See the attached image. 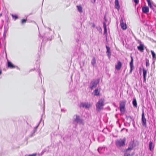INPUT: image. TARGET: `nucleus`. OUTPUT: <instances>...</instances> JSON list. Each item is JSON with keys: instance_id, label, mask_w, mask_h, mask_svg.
Returning <instances> with one entry per match:
<instances>
[{"instance_id": "obj_1", "label": "nucleus", "mask_w": 156, "mask_h": 156, "mask_svg": "<svg viewBox=\"0 0 156 156\" xmlns=\"http://www.w3.org/2000/svg\"><path fill=\"white\" fill-rule=\"evenodd\" d=\"M126 139L125 138L116 140L115 144L117 148L120 149L125 146L126 145Z\"/></svg>"}, {"instance_id": "obj_2", "label": "nucleus", "mask_w": 156, "mask_h": 156, "mask_svg": "<svg viewBox=\"0 0 156 156\" xmlns=\"http://www.w3.org/2000/svg\"><path fill=\"white\" fill-rule=\"evenodd\" d=\"M73 124H75L76 126H77V124H83V120L80 119V117L77 115H75L73 116Z\"/></svg>"}, {"instance_id": "obj_3", "label": "nucleus", "mask_w": 156, "mask_h": 156, "mask_svg": "<svg viewBox=\"0 0 156 156\" xmlns=\"http://www.w3.org/2000/svg\"><path fill=\"white\" fill-rule=\"evenodd\" d=\"M104 101V100L102 99L99 100L96 103V109L98 112H99L103 108V106Z\"/></svg>"}, {"instance_id": "obj_4", "label": "nucleus", "mask_w": 156, "mask_h": 156, "mask_svg": "<svg viewBox=\"0 0 156 156\" xmlns=\"http://www.w3.org/2000/svg\"><path fill=\"white\" fill-rule=\"evenodd\" d=\"M100 80V79L93 80L90 83V88L92 90L94 88L96 87L97 85L98 84Z\"/></svg>"}, {"instance_id": "obj_5", "label": "nucleus", "mask_w": 156, "mask_h": 156, "mask_svg": "<svg viewBox=\"0 0 156 156\" xmlns=\"http://www.w3.org/2000/svg\"><path fill=\"white\" fill-rule=\"evenodd\" d=\"M126 101H123L120 102L119 105L120 110L122 114H123L125 112V106Z\"/></svg>"}, {"instance_id": "obj_6", "label": "nucleus", "mask_w": 156, "mask_h": 156, "mask_svg": "<svg viewBox=\"0 0 156 156\" xmlns=\"http://www.w3.org/2000/svg\"><path fill=\"white\" fill-rule=\"evenodd\" d=\"M142 123L143 126L146 127V119L144 117L143 112L142 115Z\"/></svg>"}, {"instance_id": "obj_7", "label": "nucleus", "mask_w": 156, "mask_h": 156, "mask_svg": "<svg viewBox=\"0 0 156 156\" xmlns=\"http://www.w3.org/2000/svg\"><path fill=\"white\" fill-rule=\"evenodd\" d=\"M140 45L137 47V49L141 52H143L144 50V45L142 44L140 41H139Z\"/></svg>"}, {"instance_id": "obj_8", "label": "nucleus", "mask_w": 156, "mask_h": 156, "mask_svg": "<svg viewBox=\"0 0 156 156\" xmlns=\"http://www.w3.org/2000/svg\"><path fill=\"white\" fill-rule=\"evenodd\" d=\"M106 48L107 49L106 53H107V55L108 56V59H110L111 55V53L110 50V48L109 46H108L107 45L106 46Z\"/></svg>"}, {"instance_id": "obj_9", "label": "nucleus", "mask_w": 156, "mask_h": 156, "mask_svg": "<svg viewBox=\"0 0 156 156\" xmlns=\"http://www.w3.org/2000/svg\"><path fill=\"white\" fill-rule=\"evenodd\" d=\"M90 106V104L88 103H82L80 104V107L86 108H89Z\"/></svg>"}, {"instance_id": "obj_10", "label": "nucleus", "mask_w": 156, "mask_h": 156, "mask_svg": "<svg viewBox=\"0 0 156 156\" xmlns=\"http://www.w3.org/2000/svg\"><path fill=\"white\" fill-rule=\"evenodd\" d=\"M132 150H129L127 152V149H126V152L124 154V155L125 156H132L134 154V153L131 152V151Z\"/></svg>"}, {"instance_id": "obj_11", "label": "nucleus", "mask_w": 156, "mask_h": 156, "mask_svg": "<svg viewBox=\"0 0 156 156\" xmlns=\"http://www.w3.org/2000/svg\"><path fill=\"white\" fill-rule=\"evenodd\" d=\"M120 25L122 29L125 30L127 28L126 25V23H123V20L122 18L120 20Z\"/></svg>"}, {"instance_id": "obj_12", "label": "nucleus", "mask_w": 156, "mask_h": 156, "mask_svg": "<svg viewBox=\"0 0 156 156\" xmlns=\"http://www.w3.org/2000/svg\"><path fill=\"white\" fill-rule=\"evenodd\" d=\"M44 37H46L48 40L51 41L52 39V36L49 33H45Z\"/></svg>"}, {"instance_id": "obj_13", "label": "nucleus", "mask_w": 156, "mask_h": 156, "mask_svg": "<svg viewBox=\"0 0 156 156\" xmlns=\"http://www.w3.org/2000/svg\"><path fill=\"white\" fill-rule=\"evenodd\" d=\"M134 147L135 146L134 145L133 142V141L130 142L128 148L127 149V152L129 151V150H132Z\"/></svg>"}, {"instance_id": "obj_14", "label": "nucleus", "mask_w": 156, "mask_h": 156, "mask_svg": "<svg viewBox=\"0 0 156 156\" xmlns=\"http://www.w3.org/2000/svg\"><path fill=\"white\" fill-rule=\"evenodd\" d=\"M7 65L8 67L9 68H15L16 67H17L15 66L9 60H8L7 61Z\"/></svg>"}, {"instance_id": "obj_15", "label": "nucleus", "mask_w": 156, "mask_h": 156, "mask_svg": "<svg viewBox=\"0 0 156 156\" xmlns=\"http://www.w3.org/2000/svg\"><path fill=\"white\" fill-rule=\"evenodd\" d=\"M143 76L144 79V80L143 81V82L144 83H145L146 81V75L147 74V70H145V69H143Z\"/></svg>"}, {"instance_id": "obj_16", "label": "nucleus", "mask_w": 156, "mask_h": 156, "mask_svg": "<svg viewBox=\"0 0 156 156\" xmlns=\"http://www.w3.org/2000/svg\"><path fill=\"white\" fill-rule=\"evenodd\" d=\"M142 11L145 13H147L149 12V8L147 6H144L142 8Z\"/></svg>"}, {"instance_id": "obj_17", "label": "nucleus", "mask_w": 156, "mask_h": 156, "mask_svg": "<svg viewBox=\"0 0 156 156\" xmlns=\"http://www.w3.org/2000/svg\"><path fill=\"white\" fill-rule=\"evenodd\" d=\"M115 8L118 10L120 8V5H119V2L118 0H115Z\"/></svg>"}, {"instance_id": "obj_18", "label": "nucleus", "mask_w": 156, "mask_h": 156, "mask_svg": "<svg viewBox=\"0 0 156 156\" xmlns=\"http://www.w3.org/2000/svg\"><path fill=\"white\" fill-rule=\"evenodd\" d=\"M122 66L121 62L119 61L117 62V64L115 65V68H121Z\"/></svg>"}, {"instance_id": "obj_19", "label": "nucleus", "mask_w": 156, "mask_h": 156, "mask_svg": "<svg viewBox=\"0 0 156 156\" xmlns=\"http://www.w3.org/2000/svg\"><path fill=\"white\" fill-rule=\"evenodd\" d=\"M91 64L94 66V67L96 65V61L95 58L94 57H93L92 59L91 60Z\"/></svg>"}, {"instance_id": "obj_20", "label": "nucleus", "mask_w": 156, "mask_h": 156, "mask_svg": "<svg viewBox=\"0 0 156 156\" xmlns=\"http://www.w3.org/2000/svg\"><path fill=\"white\" fill-rule=\"evenodd\" d=\"M126 119L129 123L131 122L133 120V119L132 117L130 116H126Z\"/></svg>"}, {"instance_id": "obj_21", "label": "nucleus", "mask_w": 156, "mask_h": 156, "mask_svg": "<svg viewBox=\"0 0 156 156\" xmlns=\"http://www.w3.org/2000/svg\"><path fill=\"white\" fill-rule=\"evenodd\" d=\"M94 95L98 96L99 94V92L98 88H97L94 91Z\"/></svg>"}, {"instance_id": "obj_22", "label": "nucleus", "mask_w": 156, "mask_h": 156, "mask_svg": "<svg viewBox=\"0 0 156 156\" xmlns=\"http://www.w3.org/2000/svg\"><path fill=\"white\" fill-rule=\"evenodd\" d=\"M133 106L135 107H136L137 106V104L136 102V101L135 98H134L133 101Z\"/></svg>"}, {"instance_id": "obj_23", "label": "nucleus", "mask_w": 156, "mask_h": 156, "mask_svg": "<svg viewBox=\"0 0 156 156\" xmlns=\"http://www.w3.org/2000/svg\"><path fill=\"white\" fill-rule=\"evenodd\" d=\"M130 66V68H133V58L131 57V61L129 63Z\"/></svg>"}, {"instance_id": "obj_24", "label": "nucleus", "mask_w": 156, "mask_h": 156, "mask_svg": "<svg viewBox=\"0 0 156 156\" xmlns=\"http://www.w3.org/2000/svg\"><path fill=\"white\" fill-rule=\"evenodd\" d=\"M151 53L153 59L156 58V55L154 52L152 50L151 51Z\"/></svg>"}, {"instance_id": "obj_25", "label": "nucleus", "mask_w": 156, "mask_h": 156, "mask_svg": "<svg viewBox=\"0 0 156 156\" xmlns=\"http://www.w3.org/2000/svg\"><path fill=\"white\" fill-rule=\"evenodd\" d=\"M149 148L150 150L151 151L153 149L154 147H152V142H150L149 144Z\"/></svg>"}, {"instance_id": "obj_26", "label": "nucleus", "mask_w": 156, "mask_h": 156, "mask_svg": "<svg viewBox=\"0 0 156 156\" xmlns=\"http://www.w3.org/2000/svg\"><path fill=\"white\" fill-rule=\"evenodd\" d=\"M77 8L78 9V10L80 12H82V7L80 6H77Z\"/></svg>"}, {"instance_id": "obj_27", "label": "nucleus", "mask_w": 156, "mask_h": 156, "mask_svg": "<svg viewBox=\"0 0 156 156\" xmlns=\"http://www.w3.org/2000/svg\"><path fill=\"white\" fill-rule=\"evenodd\" d=\"M38 125H37V126L35 127L34 128V133L32 134V136H33L34 134L36 132V131H37V128L38 127Z\"/></svg>"}, {"instance_id": "obj_28", "label": "nucleus", "mask_w": 156, "mask_h": 156, "mask_svg": "<svg viewBox=\"0 0 156 156\" xmlns=\"http://www.w3.org/2000/svg\"><path fill=\"white\" fill-rule=\"evenodd\" d=\"M103 149V147H99L98 148V151L100 154H101L102 153L101 151Z\"/></svg>"}, {"instance_id": "obj_29", "label": "nucleus", "mask_w": 156, "mask_h": 156, "mask_svg": "<svg viewBox=\"0 0 156 156\" xmlns=\"http://www.w3.org/2000/svg\"><path fill=\"white\" fill-rule=\"evenodd\" d=\"M12 16L13 19H14L15 20H16L18 18V16L16 15L12 14Z\"/></svg>"}, {"instance_id": "obj_30", "label": "nucleus", "mask_w": 156, "mask_h": 156, "mask_svg": "<svg viewBox=\"0 0 156 156\" xmlns=\"http://www.w3.org/2000/svg\"><path fill=\"white\" fill-rule=\"evenodd\" d=\"M7 31L6 29H5V27L4 32L3 35V36L4 37V38H5L6 37V33H7Z\"/></svg>"}, {"instance_id": "obj_31", "label": "nucleus", "mask_w": 156, "mask_h": 156, "mask_svg": "<svg viewBox=\"0 0 156 156\" xmlns=\"http://www.w3.org/2000/svg\"><path fill=\"white\" fill-rule=\"evenodd\" d=\"M27 21V19H22L21 20V23L23 24L24 23H26Z\"/></svg>"}, {"instance_id": "obj_32", "label": "nucleus", "mask_w": 156, "mask_h": 156, "mask_svg": "<svg viewBox=\"0 0 156 156\" xmlns=\"http://www.w3.org/2000/svg\"><path fill=\"white\" fill-rule=\"evenodd\" d=\"M146 65L147 67L149 65V61L147 59L146 60Z\"/></svg>"}, {"instance_id": "obj_33", "label": "nucleus", "mask_w": 156, "mask_h": 156, "mask_svg": "<svg viewBox=\"0 0 156 156\" xmlns=\"http://www.w3.org/2000/svg\"><path fill=\"white\" fill-rule=\"evenodd\" d=\"M103 27L104 29L107 28V25L106 22H103Z\"/></svg>"}, {"instance_id": "obj_34", "label": "nucleus", "mask_w": 156, "mask_h": 156, "mask_svg": "<svg viewBox=\"0 0 156 156\" xmlns=\"http://www.w3.org/2000/svg\"><path fill=\"white\" fill-rule=\"evenodd\" d=\"M37 155L36 153H34L33 154H30L29 155H26L25 156H36Z\"/></svg>"}, {"instance_id": "obj_35", "label": "nucleus", "mask_w": 156, "mask_h": 156, "mask_svg": "<svg viewBox=\"0 0 156 156\" xmlns=\"http://www.w3.org/2000/svg\"><path fill=\"white\" fill-rule=\"evenodd\" d=\"M133 1L135 2L136 5L139 2V0H133Z\"/></svg>"}, {"instance_id": "obj_36", "label": "nucleus", "mask_w": 156, "mask_h": 156, "mask_svg": "<svg viewBox=\"0 0 156 156\" xmlns=\"http://www.w3.org/2000/svg\"><path fill=\"white\" fill-rule=\"evenodd\" d=\"M107 33V28L104 29V34H106Z\"/></svg>"}, {"instance_id": "obj_37", "label": "nucleus", "mask_w": 156, "mask_h": 156, "mask_svg": "<svg viewBox=\"0 0 156 156\" xmlns=\"http://www.w3.org/2000/svg\"><path fill=\"white\" fill-rule=\"evenodd\" d=\"M148 5L149 6V7L150 8H152V6L151 5V2L149 3H148Z\"/></svg>"}, {"instance_id": "obj_38", "label": "nucleus", "mask_w": 156, "mask_h": 156, "mask_svg": "<svg viewBox=\"0 0 156 156\" xmlns=\"http://www.w3.org/2000/svg\"><path fill=\"white\" fill-rule=\"evenodd\" d=\"M76 42L77 43H78V42L79 41V39L78 38H77V39H76Z\"/></svg>"}, {"instance_id": "obj_39", "label": "nucleus", "mask_w": 156, "mask_h": 156, "mask_svg": "<svg viewBox=\"0 0 156 156\" xmlns=\"http://www.w3.org/2000/svg\"><path fill=\"white\" fill-rule=\"evenodd\" d=\"M40 69H39L38 70V72H39V75L40 76V75H41V73H40Z\"/></svg>"}, {"instance_id": "obj_40", "label": "nucleus", "mask_w": 156, "mask_h": 156, "mask_svg": "<svg viewBox=\"0 0 156 156\" xmlns=\"http://www.w3.org/2000/svg\"><path fill=\"white\" fill-rule=\"evenodd\" d=\"M92 27H94V28L95 27V24H94V23H93V25H92Z\"/></svg>"}, {"instance_id": "obj_41", "label": "nucleus", "mask_w": 156, "mask_h": 156, "mask_svg": "<svg viewBox=\"0 0 156 156\" xmlns=\"http://www.w3.org/2000/svg\"><path fill=\"white\" fill-rule=\"evenodd\" d=\"M96 0H93V1H91V2L93 3H95V1H96Z\"/></svg>"}, {"instance_id": "obj_42", "label": "nucleus", "mask_w": 156, "mask_h": 156, "mask_svg": "<svg viewBox=\"0 0 156 156\" xmlns=\"http://www.w3.org/2000/svg\"><path fill=\"white\" fill-rule=\"evenodd\" d=\"M147 2H148V3L151 2L150 0H147Z\"/></svg>"}, {"instance_id": "obj_43", "label": "nucleus", "mask_w": 156, "mask_h": 156, "mask_svg": "<svg viewBox=\"0 0 156 156\" xmlns=\"http://www.w3.org/2000/svg\"><path fill=\"white\" fill-rule=\"evenodd\" d=\"M2 73V71L1 69H0V75Z\"/></svg>"}, {"instance_id": "obj_44", "label": "nucleus", "mask_w": 156, "mask_h": 156, "mask_svg": "<svg viewBox=\"0 0 156 156\" xmlns=\"http://www.w3.org/2000/svg\"><path fill=\"white\" fill-rule=\"evenodd\" d=\"M133 69H130V73H131L133 70Z\"/></svg>"}, {"instance_id": "obj_45", "label": "nucleus", "mask_w": 156, "mask_h": 156, "mask_svg": "<svg viewBox=\"0 0 156 156\" xmlns=\"http://www.w3.org/2000/svg\"><path fill=\"white\" fill-rule=\"evenodd\" d=\"M2 15V13H1V14H0V16H1Z\"/></svg>"}, {"instance_id": "obj_46", "label": "nucleus", "mask_w": 156, "mask_h": 156, "mask_svg": "<svg viewBox=\"0 0 156 156\" xmlns=\"http://www.w3.org/2000/svg\"><path fill=\"white\" fill-rule=\"evenodd\" d=\"M34 71V70L33 69H31L30 70V71Z\"/></svg>"}, {"instance_id": "obj_47", "label": "nucleus", "mask_w": 156, "mask_h": 156, "mask_svg": "<svg viewBox=\"0 0 156 156\" xmlns=\"http://www.w3.org/2000/svg\"><path fill=\"white\" fill-rule=\"evenodd\" d=\"M104 18H105V20L106 21V19H105V17H104Z\"/></svg>"}, {"instance_id": "obj_48", "label": "nucleus", "mask_w": 156, "mask_h": 156, "mask_svg": "<svg viewBox=\"0 0 156 156\" xmlns=\"http://www.w3.org/2000/svg\"><path fill=\"white\" fill-rule=\"evenodd\" d=\"M140 69V71H141V69Z\"/></svg>"}, {"instance_id": "obj_49", "label": "nucleus", "mask_w": 156, "mask_h": 156, "mask_svg": "<svg viewBox=\"0 0 156 156\" xmlns=\"http://www.w3.org/2000/svg\"><path fill=\"white\" fill-rule=\"evenodd\" d=\"M124 156H125L124 155Z\"/></svg>"}]
</instances>
